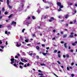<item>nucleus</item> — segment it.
<instances>
[{
  "label": "nucleus",
  "mask_w": 77,
  "mask_h": 77,
  "mask_svg": "<svg viewBox=\"0 0 77 77\" xmlns=\"http://www.w3.org/2000/svg\"><path fill=\"white\" fill-rule=\"evenodd\" d=\"M38 75H43V74L41 73H39L38 74Z\"/></svg>",
  "instance_id": "4c0bfd02"
},
{
  "label": "nucleus",
  "mask_w": 77,
  "mask_h": 77,
  "mask_svg": "<svg viewBox=\"0 0 77 77\" xmlns=\"http://www.w3.org/2000/svg\"><path fill=\"white\" fill-rule=\"evenodd\" d=\"M8 14V12H5V15H6V14Z\"/></svg>",
  "instance_id": "37998d69"
},
{
  "label": "nucleus",
  "mask_w": 77,
  "mask_h": 77,
  "mask_svg": "<svg viewBox=\"0 0 77 77\" xmlns=\"http://www.w3.org/2000/svg\"><path fill=\"white\" fill-rule=\"evenodd\" d=\"M7 3L8 5L9 8L10 9H11L12 8V7L9 5V0H7Z\"/></svg>",
  "instance_id": "f257e3e1"
},
{
  "label": "nucleus",
  "mask_w": 77,
  "mask_h": 77,
  "mask_svg": "<svg viewBox=\"0 0 77 77\" xmlns=\"http://www.w3.org/2000/svg\"><path fill=\"white\" fill-rule=\"evenodd\" d=\"M69 17V15H66L65 16V18H68Z\"/></svg>",
  "instance_id": "ddd939ff"
},
{
  "label": "nucleus",
  "mask_w": 77,
  "mask_h": 77,
  "mask_svg": "<svg viewBox=\"0 0 77 77\" xmlns=\"http://www.w3.org/2000/svg\"><path fill=\"white\" fill-rule=\"evenodd\" d=\"M60 8H63V6H62V5H60Z\"/></svg>",
  "instance_id": "58836bf2"
},
{
  "label": "nucleus",
  "mask_w": 77,
  "mask_h": 77,
  "mask_svg": "<svg viewBox=\"0 0 77 77\" xmlns=\"http://www.w3.org/2000/svg\"><path fill=\"white\" fill-rule=\"evenodd\" d=\"M12 14H11L10 16H9L8 18H11V17H12Z\"/></svg>",
  "instance_id": "5701e85b"
},
{
  "label": "nucleus",
  "mask_w": 77,
  "mask_h": 77,
  "mask_svg": "<svg viewBox=\"0 0 77 77\" xmlns=\"http://www.w3.org/2000/svg\"><path fill=\"white\" fill-rule=\"evenodd\" d=\"M67 45V43H65L64 44V46L65 48H67V46L66 45Z\"/></svg>",
  "instance_id": "1a4fd4ad"
},
{
  "label": "nucleus",
  "mask_w": 77,
  "mask_h": 77,
  "mask_svg": "<svg viewBox=\"0 0 77 77\" xmlns=\"http://www.w3.org/2000/svg\"><path fill=\"white\" fill-rule=\"evenodd\" d=\"M77 44V42H76L75 43H72V45H75Z\"/></svg>",
  "instance_id": "9d476101"
},
{
  "label": "nucleus",
  "mask_w": 77,
  "mask_h": 77,
  "mask_svg": "<svg viewBox=\"0 0 77 77\" xmlns=\"http://www.w3.org/2000/svg\"><path fill=\"white\" fill-rule=\"evenodd\" d=\"M48 4H49V5H51V4H52L51 2H48Z\"/></svg>",
  "instance_id": "473e14b6"
},
{
  "label": "nucleus",
  "mask_w": 77,
  "mask_h": 77,
  "mask_svg": "<svg viewBox=\"0 0 77 77\" xmlns=\"http://www.w3.org/2000/svg\"><path fill=\"white\" fill-rule=\"evenodd\" d=\"M22 48H24L25 49H26V48H28L26 46L24 45H23L22 46Z\"/></svg>",
  "instance_id": "0eeeda50"
},
{
  "label": "nucleus",
  "mask_w": 77,
  "mask_h": 77,
  "mask_svg": "<svg viewBox=\"0 0 77 77\" xmlns=\"http://www.w3.org/2000/svg\"><path fill=\"white\" fill-rule=\"evenodd\" d=\"M49 22H51V21H52V20H51V19L49 20Z\"/></svg>",
  "instance_id": "a19ab883"
},
{
  "label": "nucleus",
  "mask_w": 77,
  "mask_h": 77,
  "mask_svg": "<svg viewBox=\"0 0 77 77\" xmlns=\"http://www.w3.org/2000/svg\"><path fill=\"white\" fill-rule=\"evenodd\" d=\"M58 56L59 57H60V54H59Z\"/></svg>",
  "instance_id": "864d4df0"
},
{
  "label": "nucleus",
  "mask_w": 77,
  "mask_h": 77,
  "mask_svg": "<svg viewBox=\"0 0 77 77\" xmlns=\"http://www.w3.org/2000/svg\"><path fill=\"white\" fill-rule=\"evenodd\" d=\"M59 18H60L61 17V16H58Z\"/></svg>",
  "instance_id": "e2e57ef3"
},
{
  "label": "nucleus",
  "mask_w": 77,
  "mask_h": 77,
  "mask_svg": "<svg viewBox=\"0 0 77 77\" xmlns=\"http://www.w3.org/2000/svg\"><path fill=\"white\" fill-rule=\"evenodd\" d=\"M20 5L21 6L23 7V6H24V4H23V3H21L20 4Z\"/></svg>",
  "instance_id": "4468645a"
},
{
  "label": "nucleus",
  "mask_w": 77,
  "mask_h": 77,
  "mask_svg": "<svg viewBox=\"0 0 77 77\" xmlns=\"http://www.w3.org/2000/svg\"><path fill=\"white\" fill-rule=\"evenodd\" d=\"M51 20H54V17H52L51 18Z\"/></svg>",
  "instance_id": "f3484780"
},
{
  "label": "nucleus",
  "mask_w": 77,
  "mask_h": 77,
  "mask_svg": "<svg viewBox=\"0 0 77 77\" xmlns=\"http://www.w3.org/2000/svg\"><path fill=\"white\" fill-rule=\"evenodd\" d=\"M13 65L14 66H15V67H16V68H18V66L17 65V64L14 63V64Z\"/></svg>",
  "instance_id": "9b49d317"
},
{
  "label": "nucleus",
  "mask_w": 77,
  "mask_h": 77,
  "mask_svg": "<svg viewBox=\"0 0 77 77\" xmlns=\"http://www.w3.org/2000/svg\"><path fill=\"white\" fill-rule=\"evenodd\" d=\"M3 27V25H0V28H2V27Z\"/></svg>",
  "instance_id": "412c9836"
},
{
  "label": "nucleus",
  "mask_w": 77,
  "mask_h": 77,
  "mask_svg": "<svg viewBox=\"0 0 77 77\" xmlns=\"http://www.w3.org/2000/svg\"><path fill=\"white\" fill-rule=\"evenodd\" d=\"M40 11H39V10H37V12L38 13V14H39L40 13Z\"/></svg>",
  "instance_id": "c85d7f7f"
},
{
  "label": "nucleus",
  "mask_w": 77,
  "mask_h": 77,
  "mask_svg": "<svg viewBox=\"0 0 77 77\" xmlns=\"http://www.w3.org/2000/svg\"><path fill=\"white\" fill-rule=\"evenodd\" d=\"M30 66V63H28V64L27 65V66Z\"/></svg>",
  "instance_id": "c03bdc74"
},
{
  "label": "nucleus",
  "mask_w": 77,
  "mask_h": 77,
  "mask_svg": "<svg viewBox=\"0 0 77 77\" xmlns=\"http://www.w3.org/2000/svg\"><path fill=\"white\" fill-rule=\"evenodd\" d=\"M54 75H55V76H56V77H58V76L56 75L55 73H54Z\"/></svg>",
  "instance_id": "5fc2aeb1"
},
{
  "label": "nucleus",
  "mask_w": 77,
  "mask_h": 77,
  "mask_svg": "<svg viewBox=\"0 0 77 77\" xmlns=\"http://www.w3.org/2000/svg\"><path fill=\"white\" fill-rule=\"evenodd\" d=\"M57 63H58L59 64H61V63H60V61H57Z\"/></svg>",
  "instance_id": "c756f323"
},
{
  "label": "nucleus",
  "mask_w": 77,
  "mask_h": 77,
  "mask_svg": "<svg viewBox=\"0 0 77 77\" xmlns=\"http://www.w3.org/2000/svg\"><path fill=\"white\" fill-rule=\"evenodd\" d=\"M73 34H74V33L73 32L71 33V34L69 36V38H72L73 37V35H72Z\"/></svg>",
  "instance_id": "39448f33"
},
{
  "label": "nucleus",
  "mask_w": 77,
  "mask_h": 77,
  "mask_svg": "<svg viewBox=\"0 0 77 77\" xmlns=\"http://www.w3.org/2000/svg\"><path fill=\"white\" fill-rule=\"evenodd\" d=\"M43 41H44V42H45V41H46V40L45 38L43 39Z\"/></svg>",
  "instance_id": "f704fd0d"
},
{
  "label": "nucleus",
  "mask_w": 77,
  "mask_h": 77,
  "mask_svg": "<svg viewBox=\"0 0 77 77\" xmlns=\"http://www.w3.org/2000/svg\"><path fill=\"white\" fill-rule=\"evenodd\" d=\"M61 10H62V9H61L60 8L58 10V11L59 12H60V11H61Z\"/></svg>",
  "instance_id": "4be33fe9"
},
{
  "label": "nucleus",
  "mask_w": 77,
  "mask_h": 77,
  "mask_svg": "<svg viewBox=\"0 0 77 77\" xmlns=\"http://www.w3.org/2000/svg\"><path fill=\"white\" fill-rule=\"evenodd\" d=\"M19 65H24V63H23L21 62H20V63H19Z\"/></svg>",
  "instance_id": "f8f14e48"
},
{
  "label": "nucleus",
  "mask_w": 77,
  "mask_h": 77,
  "mask_svg": "<svg viewBox=\"0 0 77 77\" xmlns=\"http://www.w3.org/2000/svg\"><path fill=\"white\" fill-rule=\"evenodd\" d=\"M25 30V29H23L22 30V32L23 33H24V31Z\"/></svg>",
  "instance_id": "cd10ccee"
},
{
  "label": "nucleus",
  "mask_w": 77,
  "mask_h": 77,
  "mask_svg": "<svg viewBox=\"0 0 77 77\" xmlns=\"http://www.w3.org/2000/svg\"><path fill=\"white\" fill-rule=\"evenodd\" d=\"M16 22H14V21H13L11 23V25H14V26H15V25H16Z\"/></svg>",
  "instance_id": "7ed1b4c3"
},
{
  "label": "nucleus",
  "mask_w": 77,
  "mask_h": 77,
  "mask_svg": "<svg viewBox=\"0 0 77 77\" xmlns=\"http://www.w3.org/2000/svg\"><path fill=\"white\" fill-rule=\"evenodd\" d=\"M5 34H7V35H8L9 34H10L11 33V32H8V31H5Z\"/></svg>",
  "instance_id": "423d86ee"
},
{
  "label": "nucleus",
  "mask_w": 77,
  "mask_h": 77,
  "mask_svg": "<svg viewBox=\"0 0 77 77\" xmlns=\"http://www.w3.org/2000/svg\"><path fill=\"white\" fill-rule=\"evenodd\" d=\"M57 50H55L54 51V53H57Z\"/></svg>",
  "instance_id": "6ab92c4d"
},
{
  "label": "nucleus",
  "mask_w": 77,
  "mask_h": 77,
  "mask_svg": "<svg viewBox=\"0 0 77 77\" xmlns=\"http://www.w3.org/2000/svg\"><path fill=\"white\" fill-rule=\"evenodd\" d=\"M36 48H37V50H39V47L36 46Z\"/></svg>",
  "instance_id": "a211bd4d"
},
{
  "label": "nucleus",
  "mask_w": 77,
  "mask_h": 77,
  "mask_svg": "<svg viewBox=\"0 0 77 77\" xmlns=\"http://www.w3.org/2000/svg\"><path fill=\"white\" fill-rule=\"evenodd\" d=\"M43 2H44V3H47V2L45 1V0H43Z\"/></svg>",
  "instance_id": "72a5a7b5"
},
{
  "label": "nucleus",
  "mask_w": 77,
  "mask_h": 77,
  "mask_svg": "<svg viewBox=\"0 0 77 77\" xmlns=\"http://www.w3.org/2000/svg\"><path fill=\"white\" fill-rule=\"evenodd\" d=\"M21 61L23 62H24V59H21Z\"/></svg>",
  "instance_id": "b1692460"
},
{
  "label": "nucleus",
  "mask_w": 77,
  "mask_h": 77,
  "mask_svg": "<svg viewBox=\"0 0 77 77\" xmlns=\"http://www.w3.org/2000/svg\"><path fill=\"white\" fill-rule=\"evenodd\" d=\"M21 45V44L20 43V42H17L16 43V46L17 47H20Z\"/></svg>",
  "instance_id": "f03ea898"
},
{
  "label": "nucleus",
  "mask_w": 77,
  "mask_h": 77,
  "mask_svg": "<svg viewBox=\"0 0 77 77\" xmlns=\"http://www.w3.org/2000/svg\"><path fill=\"white\" fill-rule=\"evenodd\" d=\"M32 37H35V34L32 35Z\"/></svg>",
  "instance_id": "3c124183"
},
{
  "label": "nucleus",
  "mask_w": 77,
  "mask_h": 77,
  "mask_svg": "<svg viewBox=\"0 0 77 77\" xmlns=\"http://www.w3.org/2000/svg\"><path fill=\"white\" fill-rule=\"evenodd\" d=\"M32 18L33 20H35V17L34 16H32Z\"/></svg>",
  "instance_id": "7c9ffc66"
},
{
  "label": "nucleus",
  "mask_w": 77,
  "mask_h": 77,
  "mask_svg": "<svg viewBox=\"0 0 77 77\" xmlns=\"http://www.w3.org/2000/svg\"><path fill=\"white\" fill-rule=\"evenodd\" d=\"M56 39V37H54V38H52V40H54Z\"/></svg>",
  "instance_id": "09e8293b"
},
{
  "label": "nucleus",
  "mask_w": 77,
  "mask_h": 77,
  "mask_svg": "<svg viewBox=\"0 0 77 77\" xmlns=\"http://www.w3.org/2000/svg\"><path fill=\"white\" fill-rule=\"evenodd\" d=\"M49 48H50L49 47H47V48H46V49H47V50H48V49H49Z\"/></svg>",
  "instance_id": "0e129e2a"
},
{
  "label": "nucleus",
  "mask_w": 77,
  "mask_h": 77,
  "mask_svg": "<svg viewBox=\"0 0 77 77\" xmlns=\"http://www.w3.org/2000/svg\"><path fill=\"white\" fill-rule=\"evenodd\" d=\"M24 67H25V68H26V67H27V65H26V64H25L24 65Z\"/></svg>",
  "instance_id": "ea45409f"
},
{
  "label": "nucleus",
  "mask_w": 77,
  "mask_h": 77,
  "mask_svg": "<svg viewBox=\"0 0 77 77\" xmlns=\"http://www.w3.org/2000/svg\"><path fill=\"white\" fill-rule=\"evenodd\" d=\"M11 64H12L14 63V58H12L11 59Z\"/></svg>",
  "instance_id": "20e7f679"
},
{
  "label": "nucleus",
  "mask_w": 77,
  "mask_h": 77,
  "mask_svg": "<svg viewBox=\"0 0 77 77\" xmlns=\"http://www.w3.org/2000/svg\"><path fill=\"white\" fill-rule=\"evenodd\" d=\"M69 5L71 6L72 5H73V4L72 3H70L69 4Z\"/></svg>",
  "instance_id": "c9c22d12"
},
{
  "label": "nucleus",
  "mask_w": 77,
  "mask_h": 77,
  "mask_svg": "<svg viewBox=\"0 0 77 77\" xmlns=\"http://www.w3.org/2000/svg\"><path fill=\"white\" fill-rule=\"evenodd\" d=\"M2 11H5V8H2Z\"/></svg>",
  "instance_id": "de8ad7c7"
},
{
  "label": "nucleus",
  "mask_w": 77,
  "mask_h": 77,
  "mask_svg": "<svg viewBox=\"0 0 77 77\" xmlns=\"http://www.w3.org/2000/svg\"><path fill=\"white\" fill-rule=\"evenodd\" d=\"M45 8L46 9H48V8H49V7L46 6Z\"/></svg>",
  "instance_id": "8fccbe9b"
},
{
  "label": "nucleus",
  "mask_w": 77,
  "mask_h": 77,
  "mask_svg": "<svg viewBox=\"0 0 77 77\" xmlns=\"http://www.w3.org/2000/svg\"><path fill=\"white\" fill-rule=\"evenodd\" d=\"M67 36V35L66 34H65V35H63V37L64 38H66V37Z\"/></svg>",
  "instance_id": "bb28decb"
},
{
  "label": "nucleus",
  "mask_w": 77,
  "mask_h": 77,
  "mask_svg": "<svg viewBox=\"0 0 77 77\" xmlns=\"http://www.w3.org/2000/svg\"><path fill=\"white\" fill-rule=\"evenodd\" d=\"M29 55H30V56H32V55H33V54L32 53L29 54Z\"/></svg>",
  "instance_id": "a18cd8bd"
},
{
  "label": "nucleus",
  "mask_w": 77,
  "mask_h": 77,
  "mask_svg": "<svg viewBox=\"0 0 77 77\" xmlns=\"http://www.w3.org/2000/svg\"><path fill=\"white\" fill-rule=\"evenodd\" d=\"M74 23H76V20H75L73 21Z\"/></svg>",
  "instance_id": "79ce46f5"
},
{
  "label": "nucleus",
  "mask_w": 77,
  "mask_h": 77,
  "mask_svg": "<svg viewBox=\"0 0 77 77\" xmlns=\"http://www.w3.org/2000/svg\"><path fill=\"white\" fill-rule=\"evenodd\" d=\"M0 51H3V50L2 49L0 48Z\"/></svg>",
  "instance_id": "bf43d9fd"
},
{
  "label": "nucleus",
  "mask_w": 77,
  "mask_h": 77,
  "mask_svg": "<svg viewBox=\"0 0 77 77\" xmlns=\"http://www.w3.org/2000/svg\"><path fill=\"white\" fill-rule=\"evenodd\" d=\"M71 76L72 77H73L74 76V74H72L71 75Z\"/></svg>",
  "instance_id": "49530a36"
},
{
  "label": "nucleus",
  "mask_w": 77,
  "mask_h": 77,
  "mask_svg": "<svg viewBox=\"0 0 77 77\" xmlns=\"http://www.w3.org/2000/svg\"><path fill=\"white\" fill-rule=\"evenodd\" d=\"M18 56H16L15 57V58H18Z\"/></svg>",
  "instance_id": "774afa93"
},
{
  "label": "nucleus",
  "mask_w": 77,
  "mask_h": 77,
  "mask_svg": "<svg viewBox=\"0 0 77 77\" xmlns=\"http://www.w3.org/2000/svg\"><path fill=\"white\" fill-rule=\"evenodd\" d=\"M1 48H2V49H3L4 48V47L3 46H0Z\"/></svg>",
  "instance_id": "393cba45"
},
{
  "label": "nucleus",
  "mask_w": 77,
  "mask_h": 77,
  "mask_svg": "<svg viewBox=\"0 0 77 77\" xmlns=\"http://www.w3.org/2000/svg\"><path fill=\"white\" fill-rule=\"evenodd\" d=\"M42 54H43L44 56H46V54H47V53H43Z\"/></svg>",
  "instance_id": "dca6fc26"
},
{
  "label": "nucleus",
  "mask_w": 77,
  "mask_h": 77,
  "mask_svg": "<svg viewBox=\"0 0 77 77\" xmlns=\"http://www.w3.org/2000/svg\"><path fill=\"white\" fill-rule=\"evenodd\" d=\"M5 44L6 45H8V41H6V43H5Z\"/></svg>",
  "instance_id": "13d9d810"
},
{
  "label": "nucleus",
  "mask_w": 77,
  "mask_h": 77,
  "mask_svg": "<svg viewBox=\"0 0 77 77\" xmlns=\"http://www.w3.org/2000/svg\"><path fill=\"white\" fill-rule=\"evenodd\" d=\"M2 44V41L0 40V44Z\"/></svg>",
  "instance_id": "6e6d98bb"
},
{
  "label": "nucleus",
  "mask_w": 77,
  "mask_h": 77,
  "mask_svg": "<svg viewBox=\"0 0 77 77\" xmlns=\"http://www.w3.org/2000/svg\"><path fill=\"white\" fill-rule=\"evenodd\" d=\"M57 5L59 6H61V3L59 2H57Z\"/></svg>",
  "instance_id": "6e6552de"
},
{
  "label": "nucleus",
  "mask_w": 77,
  "mask_h": 77,
  "mask_svg": "<svg viewBox=\"0 0 77 77\" xmlns=\"http://www.w3.org/2000/svg\"><path fill=\"white\" fill-rule=\"evenodd\" d=\"M61 34H62V35H63V32H61Z\"/></svg>",
  "instance_id": "4d7b16f0"
},
{
  "label": "nucleus",
  "mask_w": 77,
  "mask_h": 77,
  "mask_svg": "<svg viewBox=\"0 0 77 77\" xmlns=\"http://www.w3.org/2000/svg\"><path fill=\"white\" fill-rule=\"evenodd\" d=\"M19 67L21 69H23V67H22V66L20 65L19 66Z\"/></svg>",
  "instance_id": "a878e982"
},
{
  "label": "nucleus",
  "mask_w": 77,
  "mask_h": 77,
  "mask_svg": "<svg viewBox=\"0 0 77 77\" xmlns=\"http://www.w3.org/2000/svg\"><path fill=\"white\" fill-rule=\"evenodd\" d=\"M25 41L26 42H29V40L27 39H26L25 40Z\"/></svg>",
  "instance_id": "2eb2a0df"
},
{
  "label": "nucleus",
  "mask_w": 77,
  "mask_h": 77,
  "mask_svg": "<svg viewBox=\"0 0 77 77\" xmlns=\"http://www.w3.org/2000/svg\"><path fill=\"white\" fill-rule=\"evenodd\" d=\"M65 31H66V32H67V31H68V29H65Z\"/></svg>",
  "instance_id": "680f3d73"
},
{
  "label": "nucleus",
  "mask_w": 77,
  "mask_h": 77,
  "mask_svg": "<svg viewBox=\"0 0 77 77\" xmlns=\"http://www.w3.org/2000/svg\"><path fill=\"white\" fill-rule=\"evenodd\" d=\"M74 63H71V65H73Z\"/></svg>",
  "instance_id": "338daca9"
},
{
  "label": "nucleus",
  "mask_w": 77,
  "mask_h": 77,
  "mask_svg": "<svg viewBox=\"0 0 77 77\" xmlns=\"http://www.w3.org/2000/svg\"><path fill=\"white\" fill-rule=\"evenodd\" d=\"M40 65L41 66H45V64H41Z\"/></svg>",
  "instance_id": "aec40b11"
},
{
  "label": "nucleus",
  "mask_w": 77,
  "mask_h": 77,
  "mask_svg": "<svg viewBox=\"0 0 77 77\" xmlns=\"http://www.w3.org/2000/svg\"><path fill=\"white\" fill-rule=\"evenodd\" d=\"M67 70H68V71H69V67L68 66L67 67Z\"/></svg>",
  "instance_id": "2f4dec72"
},
{
  "label": "nucleus",
  "mask_w": 77,
  "mask_h": 77,
  "mask_svg": "<svg viewBox=\"0 0 77 77\" xmlns=\"http://www.w3.org/2000/svg\"><path fill=\"white\" fill-rule=\"evenodd\" d=\"M63 57H66V56H65V55H63Z\"/></svg>",
  "instance_id": "69168bd1"
},
{
  "label": "nucleus",
  "mask_w": 77,
  "mask_h": 77,
  "mask_svg": "<svg viewBox=\"0 0 77 77\" xmlns=\"http://www.w3.org/2000/svg\"><path fill=\"white\" fill-rule=\"evenodd\" d=\"M60 43L61 44H63V43H64V42H63V41H62L60 42Z\"/></svg>",
  "instance_id": "603ef678"
},
{
  "label": "nucleus",
  "mask_w": 77,
  "mask_h": 77,
  "mask_svg": "<svg viewBox=\"0 0 77 77\" xmlns=\"http://www.w3.org/2000/svg\"><path fill=\"white\" fill-rule=\"evenodd\" d=\"M66 57H69V55L68 54H66Z\"/></svg>",
  "instance_id": "e433bc0d"
},
{
  "label": "nucleus",
  "mask_w": 77,
  "mask_h": 77,
  "mask_svg": "<svg viewBox=\"0 0 77 77\" xmlns=\"http://www.w3.org/2000/svg\"><path fill=\"white\" fill-rule=\"evenodd\" d=\"M53 32H56V29H54L53 30Z\"/></svg>",
  "instance_id": "052dcab7"
}]
</instances>
